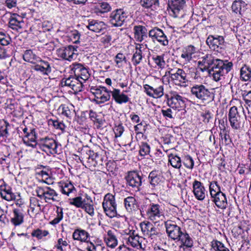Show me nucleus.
Masks as SVG:
<instances>
[{
  "label": "nucleus",
  "mask_w": 251,
  "mask_h": 251,
  "mask_svg": "<svg viewBox=\"0 0 251 251\" xmlns=\"http://www.w3.org/2000/svg\"><path fill=\"white\" fill-rule=\"evenodd\" d=\"M198 62L200 69L207 71L210 76L216 81H219L228 73L232 68L233 63L227 60L215 59L211 54H206Z\"/></svg>",
  "instance_id": "nucleus-1"
},
{
  "label": "nucleus",
  "mask_w": 251,
  "mask_h": 251,
  "mask_svg": "<svg viewBox=\"0 0 251 251\" xmlns=\"http://www.w3.org/2000/svg\"><path fill=\"white\" fill-rule=\"evenodd\" d=\"M166 232L168 236L174 240L180 241L182 245L187 248L193 246V241L185 230L182 231L174 221L168 220L165 222Z\"/></svg>",
  "instance_id": "nucleus-2"
},
{
  "label": "nucleus",
  "mask_w": 251,
  "mask_h": 251,
  "mask_svg": "<svg viewBox=\"0 0 251 251\" xmlns=\"http://www.w3.org/2000/svg\"><path fill=\"white\" fill-rule=\"evenodd\" d=\"M192 95L204 103H209L214 100V94L203 84H195L191 88Z\"/></svg>",
  "instance_id": "nucleus-3"
},
{
  "label": "nucleus",
  "mask_w": 251,
  "mask_h": 251,
  "mask_svg": "<svg viewBox=\"0 0 251 251\" xmlns=\"http://www.w3.org/2000/svg\"><path fill=\"white\" fill-rule=\"evenodd\" d=\"M206 43L212 50L222 53L226 48V43L223 36L209 35L206 40Z\"/></svg>",
  "instance_id": "nucleus-4"
},
{
  "label": "nucleus",
  "mask_w": 251,
  "mask_h": 251,
  "mask_svg": "<svg viewBox=\"0 0 251 251\" xmlns=\"http://www.w3.org/2000/svg\"><path fill=\"white\" fill-rule=\"evenodd\" d=\"M102 207L108 217L111 218L116 217L117 213L115 196L110 193L105 195L102 202Z\"/></svg>",
  "instance_id": "nucleus-5"
},
{
  "label": "nucleus",
  "mask_w": 251,
  "mask_h": 251,
  "mask_svg": "<svg viewBox=\"0 0 251 251\" xmlns=\"http://www.w3.org/2000/svg\"><path fill=\"white\" fill-rule=\"evenodd\" d=\"M141 212H145L148 218L151 221H155L162 215L160 206L158 204L150 203L148 205H143L140 210Z\"/></svg>",
  "instance_id": "nucleus-6"
},
{
  "label": "nucleus",
  "mask_w": 251,
  "mask_h": 251,
  "mask_svg": "<svg viewBox=\"0 0 251 251\" xmlns=\"http://www.w3.org/2000/svg\"><path fill=\"white\" fill-rule=\"evenodd\" d=\"M127 186L132 190L138 192L142 184V176L136 171L129 172L125 177Z\"/></svg>",
  "instance_id": "nucleus-7"
},
{
  "label": "nucleus",
  "mask_w": 251,
  "mask_h": 251,
  "mask_svg": "<svg viewBox=\"0 0 251 251\" xmlns=\"http://www.w3.org/2000/svg\"><path fill=\"white\" fill-rule=\"evenodd\" d=\"M37 196L41 199H44L46 202L57 201V194L52 189L49 187H38L36 190Z\"/></svg>",
  "instance_id": "nucleus-8"
},
{
  "label": "nucleus",
  "mask_w": 251,
  "mask_h": 251,
  "mask_svg": "<svg viewBox=\"0 0 251 251\" xmlns=\"http://www.w3.org/2000/svg\"><path fill=\"white\" fill-rule=\"evenodd\" d=\"M82 158L86 165L89 168L95 167L98 165H102L101 156L91 150H88L85 153L82 154Z\"/></svg>",
  "instance_id": "nucleus-9"
},
{
  "label": "nucleus",
  "mask_w": 251,
  "mask_h": 251,
  "mask_svg": "<svg viewBox=\"0 0 251 251\" xmlns=\"http://www.w3.org/2000/svg\"><path fill=\"white\" fill-rule=\"evenodd\" d=\"M127 17V13L123 9H118L110 13L109 22L113 26H121Z\"/></svg>",
  "instance_id": "nucleus-10"
},
{
  "label": "nucleus",
  "mask_w": 251,
  "mask_h": 251,
  "mask_svg": "<svg viewBox=\"0 0 251 251\" xmlns=\"http://www.w3.org/2000/svg\"><path fill=\"white\" fill-rule=\"evenodd\" d=\"M187 99L179 95L177 92H174L170 94V97L167 98L168 105L172 108L180 109L185 107Z\"/></svg>",
  "instance_id": "nucleus-11"
},
{
  "label": "nucleus",
  "mask_w": 251,
  "mask_h": 251,
  "mask_svg": "<svg viewBox=\"0 0 251 251\" xmlns=\"http://www.w3.org/2000/svg\"><path fill=\"white\" fill-rule=\"evenodd\" d=\"M40 148L48 154H53L57 153V144L52 138L45 137L40 139L39 143Z\"/></svg>",
  "instance_id": "nucleus-12"
},
{
  "label": "nucleus",
  "mask_w": 251,
  "mask_h": 251,
  "mask_svg": "<svg viewBox=\"0 0 251 251\" xmlns=\"http://www.w3.org/2000/svg\"><path fill=\"white\" fill-rule=\"evenodd\" d=\"M62 86H68L73 90L75 92H79L82 91L83 82L80 81L75 76L71 75L68 78H64L61 82Z\"/></svg>",
  "instance_id": "nucleus-13"
},
{
  "label": "nucleus",
  "mask_w": 251,
  "mask_h": 251,
  "mask_svg": "<svg viewBox=\"0 0 251 251\" xmlns=\"http://www.w3.org/2000/svg\"><path fill=\"white\" fill-rule=\"evenodd\" d=\"M140 227L144 235H148L151 239L159 237L161 235L159 229L150 222H142L140 224Z\"/></svg>",
  "instance_id": "nucleus-14"
},
{
  "label": "nucleus",
  "mask_w": 251,
  "mask_h": 251,
  "mask_svg": "<svg viewBox=\"0 0 251 251\" xmlns=\"http://www.w3.org/2000/svg\"><path fill=\"white\" fill-rule=\"evenodd\" d=\"M149 36L153 41L156 40L160 45L163 46L168 45L169 41L166 35L162 29L157 27H155L149 31Z\"/></svg>",
  "instance_id": "nucleus-15"
},
{
  "label": "nucleus",
  "mask_w": 251,
  "mask_h": 251,
  "mask_svg": "<svg viewBox=\"0 0 251 251\" xmlns=\"http://www.w3.org/2000/svg\"><path fill=\"white\" fill-rule=\"evenodd\" d=\"M170 77L171 80L176 85L184 86L188 81L187 74L181 69H177L176 71L174 73L173 70L169 72Z\"/></svg>",
  "instance_id": "nucleus-16"
},
{
  "label": "nucleus",
  "mask_w": 251,
  "mask_h": 251,
  "mask_svg": "<svg viewBox=\"0 0 251 251\" xmlns=\"http://www.w3.org/2000/svg\"><path fill=\"white\" fill-rule=\"evenodd\" d=\"M228 117L232 128L238 129L241 127L242 119L237 107L233 106L230 108Z\"/></svg>",
  "instance_id": "nucleus-17"
},
{
  "label": "nucleus",
  "mask_w": 251,
  "mask_h": 251,
  "mask_svg": "<svg viewBox=\"0 0 251 251\" xmlns=\"http://www.w3.org/2000/svg\"><path fill=\"white\" fill-rule=\"evenodd\" d=\"M185 0H168V6L172 13L170 15L174 17H178V14L185 5Z\"/></svg>",
  "instance_id": "nucleus-18"
},
{
  "label": "nucleus",
  "mask_w": 251,
  "mask_h": 251,
  "mask_svg": "<svg viewBox=\"0 0 251 251\" xmlns=\"http://www.w3.org/2000/svg\"><path fill=\"white\" fill-rule=\"evenodd\" d=\"M193 192L196 198L200 201L204 199L206 195V190L202 183L197 180L193 183Z\"/></svg>",
  "instance_id": "nucleus-19"
},
{
  "label": "nucleus",
  "mask_w": 251,
  "mask_h": 251,
  "mask_svg": "<svg viewBox=\"0 0 251 251\" xmlns=\"http://www.w3.org/2000/svg\"><path fill=\"white\" fill-rule=\"evenodd\" d=\"M75 76L79 78H81L85 82L90 76V74L88 69L80 64H75L74 65L73 68Z\"/></svg>",
  "instance_id": "nucleus-20"
},
{
  "label": "nucleus",
  "mask_w": 251,
  "mask_h": 251,
  "mask_svg": "<svg viewBox=\"0 0 251 251\" xmlns=\"http://www.w3.org/2000/svg\"><path fill=\"white\" fill-rule=\"evenodd\" d=\"M145 92L151 97L154 98H161L164 94L163 86H160L156 88H153L149 85H144Z\"/></svg>",
  "instance_id": "nucleus-21"
},
{
  "label": "nucleus",
  "mask_w": 251,
  "mask_h": 251,
  "mask_svg": "<svg viewBox=\"0 0 251 251\" xmlns=\"http://www.w3.org/2000/svg\"><path fill=\"white\" fill-rule=\"evenodd\" d=\"M74 47L69 46L67 48H60L57 50L56 52L58 57L64 59L71 61L75 55Z\"/></svg>",
  "instance_id": "nucleus-22"
},
{
  "label": "nucleus",
  "mask_w": 251,
  "mask_h": 251,
  "mask_svg": "<svg viewBox=\"0 0 251 251\" xmlns=\"http://www.w3.org/2000/svg\"><path fill=\"white\" fill-rule=\"evenodd\" d=\"M248 4L243 0H235L231 5L232 11L242 16L247 9Z\"/></svg>",
  "instance_id": "nucleus-23"
},
{
  "label": "nucleus",
  "mask_w": 251,
  "mask_h": 251,
  "mask_svg": "<svg viewBox=\"0 0 251 251\" xmlns=\"http://www.w3.org/2000/svg\"><path fill=\"white\" fill-rule=\"evenodd\" d=\"M38 63L39 64H34L35 65L32 67L33 70L36 71H39L43 75H47L51 72V67L48 62L40 59Z\"/></svg>",
  "instance_id": "nucleus-24"
},
{
  "label": "nucleus",
  "mask_w": 251,
  "mask_h": 251,
  "mask_svg": "<svg viewBox=\"0 0 251 251\" xmlns=\"http://www.w3.org/2000/svg\"><path fill=\"white\" fill-rule=\"evenodd\" d=\"M105 24L103 22L95 20H89L86 27L89 30L99 33L105 28Z\"/></svg>",
  "instance_id": "nucleus-25"
},
{
  "label": "nucleus",
  "mask_w": 251,
  "mask_h": 251,
  "mask_svg": "<svg viewBox=\"0 0 251 251\" xmlns=\"http://www.w3.org/2000/svg\"><path fill=\"white\" fill-rule=\"evenodd\" d=\"M134 37L138 42H141L145 38L147 37V29L143 25H136L133 28Z\"/></svg>",
  "instance_id": "nucleus-26"
},
{
  "label": "nucleus",
  "mask_w": 251,
  "mask_h": 251,
  "mask_svg": "<svg viewBox=\"0 0 251 251\" xmlns=\"http://www.w3.org/2000/svg\"><path fill=\"white\" fill-rule=\"evenodd\" d=\"M211 198H213V201L218 208L221 209L226 208L227 203L225 194L222 192L218 193V194L213 195V197Z\"/></svg>",
  "instance_id": "nucleus-27"
},
{
  "label": "nucleus",
  "mask_w": 251,
  "mask_h": 251,
  "mask_svg": "<svg viewBox=\"0 0 251 251\" xmlns=\"http://www.w3.org/2000/svg\"><path fill=\"white\" fill-rule=\"evenodd\" d=\"M116 230H109L107 232V236L104 237V241L108 247L114 249L118 245V240L115 234Z\"/></svg>",
  "instance_id": "nucleus-28"
},
{
  "label": "nucleus",
  "mask_w": 251,
  "mask_h": 251,
  "mask_svg": "<svg viewBox=\"0 0 251 251\" xmlns=\"http://www.w3.org/2000/svg\"><path fill=\"white\" fill-rule=\"evenodd\" d=\"M111 95L115 101L118 104L126 103L129 100L128 97L123 93H121L119 89H114Z\"/></svg>",
  "instance_id": "nucleus-29"
},
{
  "label": "nucleus",
  "mask_w": 251,
  "mask_h": 251,
  "mask_svg": "<svg viewBox=\"0 0 251 251\" xmlns=\"http://www.w3.org/2000/svg\"><path fill=\"white\" fill-rule=\"evenodd\" d=\"M102 93L99 94V96H96V98L94 99V101H96L97 104H101L109 100L111 97V94L112 91H109L105 87H102Z\"/></svg>",
  "instance_id": "nucleus-30"
},
{
  "label": "nucleus",
  "mask_w": 251,
  "mask_h": 251,
  "mask_svg": "<svg viewBox=\"0 0 251 251\" xmlns=\"http://www.w3.org/2000/svg\"><path fill=\"white\" fill-rule=\"evenodd\" d=\"M89 236V234L86 231L80 228L75 229L73 233V238L74 240L82 242H87Z\"/></svg>",
  "instance_id": "nucleus-31"
},
{
  "label": "nucleus",
  "mask_w": 251,
  "mask_h": 251,
  "mask_svg": "<svg viewBox=\"0 0 251 251\" xmlns=\"http://www.w3.org/2000/svg\"><path fill=\"white\" fill-rule=\"evenodd\" d=\"M24 214L20 209L15 208L11 222L15 226H19L24 222Z\"/></svg>",
  "instance_id": "nucleus-32"
},
{
  "label": "nucleus",
  "mask_w": 251,
  "mask_h": 251,
  "mask_svg": "<svg viewBox=\"0 0 251 251\" xmlns=\"http://www.w3.org/2000/svg\"><path fill=\"white\" fill-rule=\"evenodd\" d=\"M23 59L25 61L36 64L40 60V58L36 55V54L31 50H26L23 55Z\"/></svg>",
  "instance_id": "nucleus-33"
},
{
  "label": "nucleus",
  "mask_w": 251,
  "mask_h": 251,
  "mask_svg": "<svg viewBox=\"0 0 251 251\" xmlns=\"http://www.w3.org/2000/svg\"><path fill=\"white\" fill-rule=\"evenodd\" d=\"M37 135L35 129L33 128L30 130V132L25 135L24 141L29 146L34 147L37 145L36 139Z\"/></svg>",
  "instance_id": "nucleus-34"
},
{
  "label": "nucleus",
  "mask_w": 251,
  "mask_h": 251,
  "mask_svg": "<svg viewBox=\"0 0 251 251\" xmlns=\"http://www.w3.org/2000/svg\"><path fill=\"white\" fill-rule=\"evenodd\" d=\"M148 178L151 188L154 190L161 181L160 176L158 174V172L156 171H151L150 173Z\"/></svg>",
  "instance_id": "nucleus-35"
},
{
  "label": "nucleus",
  "mask_w": 251,
  "mask_h": 251,
  "mask_svg": "<svg viewBox=\"0 0 251 251\" xmlns=\"http://www.w3.org/2000/svg\"><path fill=\"white\" fill-rule=\"evenodd\" d=\"M196 52V48L192 45L188 46L183 50L181 57L186 62H189L192 58V55Z\"/></svg>",
  "instance_id": "nucleus-36"
},
{
  "label": "nucleus",
  "mask_w": 251,
  "mask_h": 251,
  "mask_svg": "<svg viewBox=\"0 0 251 251\" xmlns=\"http://www.w3.org/2000/svg\"><path fill=\"white\" fill-rule=\"evenodd\" d=\"M9 124L6 121L1 122L0 121V143L6 140L9 136L8 127Z\"/></svg>",
  "instance_id": "nucleus-37"
},
{
  "label": "nucleus",
  "mask_w": 251,
  "mask_h": 251,
  "mask_svg": "<svg viewBox=\"0 0 251 251\" xmlns=\"http://www.w3.org/2000/svg\"><path fill=\"white\" fill-rule=\"evenodd\" d=\"M134 232L135 231H133L132 234L129 235L128 238V242L134 248H141L142 239L137 234H135Z\"/></svg>",
  "instance_id": "nucleus-38"
},
{
  "label": "nucleus",
  "mask_w": 251,
  "mask_h": 251,
  "mask_svg": "<svg viewBox=\"0 0 251 251\" xmlns=\"http://www.w3.org/2000/svg\"><path fill=\"white\" fill-rule=\"evenodd\" d=\"M86 202H84L82 209H84L86 212L89 214L91 216L94 215V205L92 204L93 202L91 200V197L86 194Z\"/></svg>",
  "instance_id": "nucleus-39"
},
{
  "label": "nucleus",
  "mask_w": 251,
  "mask_h": 251,
  "mask_svg": "<svg viewBox=\"0 0 251 251\" xmlns=\"http://www.w3.org/2000/svg\"><path fill=\"white\" fill-rule=\"evenodd\" d=\"M125 206L127 211L130 212L135 210L136 207V201L133 197H128L124 200Z\"/></svg>",
  "instance_id": "nucleus-40"
},
{
  "label": "nucleus",
  "mask_w": 251,
  "mask_h": 251,
  "mask_svg": "<svg viewBox=\"0 0 251 251\" xmlns=\"http://www.w3.org/2000/svg\"><path fill=\"white\" fill-rule=\"evenodd\" d=\"M21 18L16 14H13L12 16L10 17L9 21V26L13 29L18 30L19 28H21L22 26L21 25Z\"/></svg>",
  "instance_id": "nucleus-41"
},
{
  "label": "nucleus",
  "mask_w": 251,
  "mask_h": 251,
  "mask_svg": "<svg viewBox=\"0 0 251 251\" xmlns=\"http://www.w3.org/2000/svg\"><path fill=\"white\" fill-rule=\"evenodd\" d=\"M0 187V196L3 199L7 201H10L16 199V195L12 192L10 189H2V186H1Z\"/></svg>",
  "instance_id": "nucleus-42"
},
{
  "label": "nucleus",
  "mask_w": 251,
  "mask_h": 251,
  "mask_svg": "<svg viewBox=\"0 0 251 251\" xmlns=\"http://www.w3.org/2000/svg\"><path fill=\"white\" fill-rule=\"evenodd\" d=\"M140 3L145 8L156 9L159 6L158 0H141Z\"/></svg>",
  "instance_id": "nucleus-43"
},
{
  "label": "nucleus",
  "mask_w": 251,
  "mask_h": 251,
  "mask_svg": "<svg viewBox=\"0 0 251 251\" xmlns=\"http://www.w3.org/2000/svg\"><path fill=\"white\" fill-rule=\"evenodd\" d=\"M240 77L244 81L250 80L251 77V69L249 66L245 65L240 69Z\"/></svg>",
  "instance_id": "nucleus-44"
},
{
  "label": "nucleus",
  "mask_w": 251,
  "mask_h": 251,
  "mask_svg": "<svg viewBox=\"0 0 251 251\" xmlns=\"http://www.w3.org/2000/svg\"><path fill=\"white\" fill-rule=\"evenodd\" d=\"M169 162L175 168L179 169L181 166V160L177 155L170 154L168 156Z\"/></svg>",
  "instance_id": "nucleus-45"
},
{
  "label": "nucleus",
  "mask_w": 251,
  "mask_h": 251,
  "mask_svg": "<svg viewBox=\"0 0 251 251\" xmlns=\"http://www.w3.org/2000/svg\"><path fill=\"white\" fill-rule=\"evenodd\" d=\"M211 250L213 251H229L223 243L217 240H214L211 242Z\"/></svg>",
  "instance_id": "nucleus-46"
},
{
  "label": "nucleus",
  "mask_w": 251,
  "mask_h": 251,
  "mask_svg": "<svg viewBox=\"0 0 251 251\" xmlns=\"http://www.w3.org/2000/svg\"><path fill=\"white\" fill-rule=\"evenodd\" d=\"M141 48H138V46L136 47L135 51L134 52L132 58L133 65L136 66L139 64L142 59V51L140 49Z\"/></svg>",
  "instance_id": "nucleus-47"
},
{
  "label": "nucleus",
  "mask_w": 251,
  "mask_h": 251,
  "mask_svg": "<svg viewBox=\"0 0 251 251\" xmlns=\"http://www.w3.org/2000/svg\"><path fill=\"white\" fill-rule=\"evenodd\" d=\"M209 192L211 197H213V195L221 193V187L216 181H213L209 184Z\"/></svg>",
  "instance_id": "nucleus-48"
},
{
  "label": "nucleus",
  "mask_w": 251,
  "mask_h": 251,
  "mask_svg": "<svg viewBox=\"0 0 251 251\" xmlns=\"http://www.w3.org/2000/svg\"><path fill=\"white\" fill-rule=\"evenodd\" d=\"M150 146L146 142H142L140 145L139 154L144 156L150 152Z\"/></svg>",
  "instance_id": "nucleus-49"
},
{
  "label": "nucleus",
  "mask_w": 251,
  "mask_h": 251,
  "mask_svg": "<svg viewBox=\"0 0 251 251\" xmlns=\"http://www.w3.org/2000/svg\"><path fill=\"white\" fill-rule=\"evenodd\" d=\"M86 198L82 199L81 197H77L72 199L70 204L75 206L77 208H81L84 202H86Z\"/></svg>",
  "instance_id": "nucleus-50"
},
{
  "label": "nucleus",
  "mask_w": 251,
  "mask_h": 251,
  "mask_svg": "<svg viewBox=\"0 0 251 251\" xmlns=\"http://www.w3.org/2000/svg\"><path fill=\"white\" fill-rule=\"evenodd\" d=\"M98 9L101 13H106L110 11L111 9V6L107 2H101L98 5Z\"/></svg>",
  "instance_id": "nucleus-51"
},
{
  "label": "nucleus",
  "mask_w": 251,
  "mask_h": 251,
  "mask_svg": "<svg viewBox=\"0 0 251 251\" xmlns=\"http://www.w3.org/2000/svg\"><path fill=\"white\" fill-rule=\"evenodd\" d=\"M201 117L202 118V121L204 123H208L211 119L213 118V114L209 110H203L201 113Z\"/></svg>",
  "instance_id": "nucleus-52"
},
{
  "label": "nucleus",
  "mask_w": 251,
  "mask_h": 251,
  "mask_svg": "<svg viewBox=\"0 0 251 251\" xmlns=\"http://www.w3.org/2000/svg\"><path fill=\"white\" fill-rule=\"evenodd\" d=\"M48 234L49 232L47 230H42L39 228L33 230L31 233L32 236L35 237L38 239H41Z\"/></svg>",
  "instance_id": "nucleus-53"
},
{
  "label": "nucleus",
  "mask_w": 251,
  "mask_h": 251,
  "mask_svg": "<svg viewBox=\"0 0 251 251\" xmlns=\"http://www.w3.org/2000/svg\"><path fill=\"white\" fill-rule=\"evenodd\" d=\"M183 163L185 167L188 169L192 170L194 167V160L192 157L189 155L184 156L183 159Z\"/></svg>",
  "instance_id": "nucleus-54"
},
{
  "label": "nucleus",
  "mask_w": 251,
  "mask_h": 251,
  "mask_svg": "<svg viewBox=\"0 0 251 251\" xmlns=\"http://www.w3.org/2000/svg\"><path fill=\"white\" fill-rule=\"evenodd\" d=\"M58 112L62 115L67 117H70L71 116L72 112L68 106L65 105L61 104L58 109Z\"/></svg>",
  "instance_id": "nucleus-55"
},
{
  "label": "nucleus",
  "mask_w": 251,
  "mask_h": 251,
  "mask_svg": "<svg viewBox=\"0 0 251 251\" xmlns=\"http://www.w3.org/2000/svg\"><path fill=\"white\" fill-rule=\"evenodd\" d=\"M56 217L50 222V223L51 225H56L59 223L60 221L62 220V219H63V213L62 208L58 207L56 211Z\"/></svg>",
  "instance_id": "nucleus-56"
},
{
  "label": "nucleus",
  "mask_w": 251,
  "mask_h": 251,
  "mask_svg": "<svg viewBox=\"0 0 251 251\" xmlns=\"http://www.w3.org/2000/svg\"><path fill=\"white\" fill-rule=\"evenodd\" d=\"M75 190V187L71 182L66 183L62 188V193L69 195V194Z\"/></svg>",
  "instance_id": "nucleus-57"
},
{
  "label": "nucleus",
  "mask_w": 251,
  "mask_h": 251,
  "mask_svg": "<svg viewBox=\"0 0 251 251\" xmlns=\"http://www.w3.org/2000/svg\"><path fill=\"white\" fill-rule=\"evenodd\" d=\"M153 59L155 63L160 68H163L165 65V62L164 60L163 56L162 55H157L155 57H153Z\"/></svg>",
  "instance_id": "nucleus-58"
},
{
  "label": "nucleus",
  "mask_w": 251,
  "mask_h": 251,
  "mask_svg": "<svg viewBox=\"0 0 251 251\" xmlns=\"http://www.w3.org/2000/svg\"><path fill=\"white\" fill-rule=\"evenodd\" d=\"M80 34L76 30L72 31L70 34L71 40L74 43L76 44L79 42Z\"/></svg>",
  "instance_id": "nucleus-59"
},
{
  "label": "nucleus",
  "mask_w": 251,
  "mask_h": 251,
  "mask_svg": "<svg viewBox=\"0 0 251 251\" xmlns=\"http://www.w3.org/2000/svg\"><path fill=\"white\" fill-rule=\"evenodd\" d=\"M36 206L39 209L40 208L41 204L39 203V200L35 197H31L30 199V207L32 211H34L35 207Z\"/></svg>",
  "instance_id": "nucleus-60"
},
{
  "label": "nucleus",
  "mask_w": 251,
  "mask_h": 251,
  "mask_svg": "<svg viewBox=\"0 0 251 251\" xmlns=\"http://www.w3.org/2000/svg\"><path fill=\"white\" fill-rule=\"evenodd\" d=\"M115 61L118 67H120L122 62L123 61L126 62V56L123 53H119L115 56Z\"/></svg>",
  "instance_id": "nucleus-61"
},
{
  "label": "nucleus",
  "mask_w": 251,
  "mask_h": 251,
  "mask_svg": "<svg viewBox=\"0 0 251 251\" xmlns=\"http://www.w3.org/2000/svg\"><path fill=\"white\" fill-rule=\"evenodd\" d=\"M68 243L66 241L63 240L62 238H59L57 241V243L55 245V247L60 251H64L62 247H66Z\"/></svg>",
  "instance_id": "nucleus-62"
},
{
  "label": "nucleus",
  "mask_w": 251,
  "mask_h": 251,
  "mask_svg": "<svg viewBox=\"0 0 251 251\" xmlns=\"http://www.w3.org/2000/svg\"><path fill=\"white\" fill-rule=\"evenodd\" d=\"M161 112L163 116L166 119H173V112L171 108H167V109H162Z\"/></svg>",
  "instance_id": "nucleus-63"
},
{
  "label": "nucleus",
  "mask_w": 251,
  "mask_h": 251,
  "mask_svg": "<svg viewBox=\"0 0 251 251\" xmlns=\"http://www.w3.org/2000/svg\"><path fill=\"white\" fill-rule=\"evenodd\" d=\"M124 131V126L120 124L116 126L114 129V132L116 137H120Z\"/></svg>",
  "instance_id": "nucleus-64"
}]
</instances>
